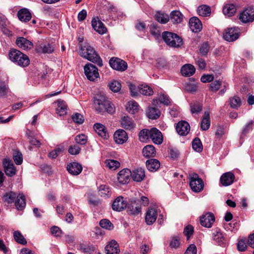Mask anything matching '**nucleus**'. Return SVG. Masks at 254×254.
Wrapping results in <instances>:
<instances>
[{"label": "nucleus", "mask_w": 254, "mask_h": 254, "mask_svg": "<svg viewBox=\"0 0 254 254\" xmlns=\"http://www.w3.org/2000/svg\"><path fill=\"white\" fill-rule=\"evenodd\" d=\"M139 106L137 102L134 100H131L127 102L126 105L127 111L131 114H134L138 111Z\"/></svg>", "instance_id": "f704fd0d"}, {"label": "nucleus", "mask_w": 254, "mask_h": 254, "mask_svg": "<svg viewBox=\"0 0 254 254\" xmlns=\"http://www.w3.org/2000/svg\"><path fill=\"white\" fill-rule=\"evenodd\" d=\"M146 167L151 172L157 171L160 167L159 161L155 159H150L146 162Z\"/></svg>", "instance_id": "c756f323"}, {"label": "nucleus", "mask_w": 254, "mask_h": 254, "mask_svg": "<svg viewBox=\"0 0 254 254\" xmlns=\"http://www.w3.org/2000/svg\"><path fill=\"white\" fill-rule=\"evenodd\" d=\"M254 124V121L253 120L250 121L249 123H247L242 128V132L240 138H242L245 136L250 131L253 129V126Z\"/></svg>", "instance_id": "37998d69"}, {"label": "nucleus", "mask_w": 254, "mask_h": 254, "mask_svg": "<svg viewBox=\"0 0 254 254\" xmlns=\"http://www.w3.org/2000/svg\"><path fill=\"white\" fill-rule=\"evenodd\" d=\"M210 126V119L209 112L206 111L204 112L203 116L201 121L200 127L202 130H207L209 129Z\"/></svg>", "instance_id": "bb28decb"}, {"label": "nucleus", "mask_w": 254, "mask_h": 254, "mask_svg": "<svg viewBox=\"0 0 254 254\" xmlns=\"http://www.w3.org/2000/svg\"><path fill=\"white\" fill-rule=\"evenodd\" d=\"M195 71V67L190 64H186L183 65L181 69L183 75L185 76H190L192 75Z\"/></svg>", "instance_id": "cd10ccee"}, {"label": "nucleus", "mask_w": 254, "mask_h": 254, "mask_svg": "<svg viewBox=\"0 0 254 254\" xmlns=\"http://www.w3.org/2000/svg\"><path fill=\"white\" fill-rule=\"evenodd\" d=\"M239 19L243 23L252 22L254 20V8L248 7L239 15Z\"/></svg>", "instance_id": "6e6552de"}, {"label": "nucleus", "mask_w": 254, "mask_h": 254, "mask_svg": "<svg viewBox=\"0 0 254 254\" xmlns=\"http://www.w3.org/2000/svg\"><path fill=\"white\" fill-rule=\"evenodd\" d=\"M185 90L190 92H195L197 91L198 88L197 84L192 83H186L185 86Z\"/></svg>", "instance_id": "bf43d9fd"}, {"label": "nucleus", "mask_w": 254, "mask_h": 254, "mask_svg": "<svg viewBox=\"0 0 254 254\" xmlns=\"http://www.w3.org/2000/svg\"><path fill=\"white\" fill-rule=\"evenodd\" d=\"M54 45L49 43H43L40 45L39 47V51H42L44 54H51L54 51Z\"/></svg>", "instance_id": "58836bf2"}, {"label": "nucleus", "mask_w": 254, "mask_h": 254, "mask_svg": "<svg viewBox=\"0 0 254 254\" xmlns=\"http://www.w3.org/2000/svg\"><path fill=\"white\" fill-rule=\"evenodd\" d=\"M91 24L93 28L100 34H104L107 32V28L101 21L93 18Z\"/></svg>", "instance_id": "b1692460"}, {"label": "nucleus", "mask_w": 254, "mask_h": 254, "mask_svg": "<svg viewBox=\"0 0 254 254\" xmlns=\"http://www.w3.org/2000/svg\"><path fill=\"white\" fill-rule=\"evenodd\" d=\"M94 128L95 131L102 137L106 138L108 136L105 127L100 123H96L94 126Z\"/></svg>", "instance_id": "7c9ffc66"}, {"label": "nucleus", "mask_w": 254, "mask_h": 254, "mask_svg": "<svg viewBox=\"0 0 254 254\" xmlns=\"http://www.w3.org/2000/svg\"><path fill=\"white\" fill-rule=\"evenodd\" d=\"M235 178L233 173L227 172L221 176L220 181L222 186L226 187L231 185L234 182Z\"/></svg>", "instance_id": "f3484780"}, {"label": "nucleus", "mask_w": 254, "mask_h": 254, "mask_svg": "<svg viewBox=\"0 0 254 254\" xmlns=\"http://www.w3.org/2000/svg\"><path fill=\"white\" fill-rule=\"evenodd\" d=\"M80 148L76 145L69 146L68 151L71 155H77L80 153Z\"/></svg>", "instance_id": "774afa93"}, {"label": "nucleus", "mask_w": 254, "mask_h": 254, "mask_svg": "<svg viewBox=\"0 0 254 254\" xmlns=\"http://www.w3.org/2000/svg\"><path fill=\"white\" fill-rule=\"evenodd\" d=\"M8 57L11 61L19 66L25 67L29 64L30 60L28 56L18 50L11 49L9 51Z\"/></svg>", "instance_id": "7ed1b4c3"}, {"label": "nucleus", "mask_w": 254, "mask_h": 254, "mask_svg": "<svg viewBox=\"0 0 254 254\" xmlns=\"http://www.w3.org/2000/svg\"><path fill=\"white\" fill-rule=\"evenodd\" d=\"M192 148L196 152H200L202 150V144L199 138H195L192 142Z\"/></svg>", "instance_id": "8fccbe9b"}, {"label": "nucleus", "mask_w": 254, "mask_h": 254, "mask_svg": "<svg viewBox=\"0 0 254 254\" xmlns=\"http://www.w3.org/2000/svg\"><path fill=\"white\" fill-rule=\"evenodd\" d=\"M162 37L165 43L170 47L179 48L183 44L182 39L177 34L173 32H163Z\"/></svg>", "instance_id": "20e7f679"}, {"label": "nucleus", "mask_w": 254, "mask_h": 254, "mask_svg": "<svg viewBox=\"0 0 254 254\" xmlns=\"http://www.w3.org/2000/svg\"><path fill=\"white\" fill-rule=\"evenodd\" d=\"M84 73L87 78L94 81L99 78V73L97 67L92 64H87L84 66Z\"/></svg>", "instance_id": "39448f33"}, {"label": "nucleus", "mask_w": 254, "mask_h": 254, "mask_svg": "<svg viewBox=\"0 0 254 254\" xmlns=\"http://www.w3.org/2000/svg\"><path fill=\"white\" fill-rule=\"evenodd\" d=\"M216 128L215 135L217 138H220L226 132L225 127L223 126H218Z\"/></svg>", "instance_id": "e2e57ef3"}, {"label": "nucleus", "mask_w": 254, "mask_h": 254, "mask_svg": "<svg viewBox=\"0 0 254 254\" xmlns=\"http://www.w3.org/2000/svg\"><path fill=\"white\" fill-rule=\"evenodd\" d=\"M139 92L140 94L146 95L150 96L153 94V91L152 89L148 85H141L138 86Z\"/></svg>", "instance_id": "a18cd8bd"}, {"label": "nucleus", "mask_w": 254, "mask_h": 254, "mask_svg": "<svg viewBox=\"0 0 254 254\" xmlns=\"http://www.w3.org/2000/svg\"><path fill=\"white\" fill-rule=\"evenodd\" d=\"M110 89L114 92H118L121 90V84L117 81H114L109 85Z\"/></svg>", "instance_id": "4d7b16f0"}, {"label": "nucleus", "mask_w": 254, "mask_h": 254, "mask_svg": "<svg viewBox=\"0 0 254 254\" xmlns=\"http://www.w3.org/2000/svg\"><path fill=\"white\" fill-rule=\"evenodd\" d=\"M99 194L104 197L110 196L111 192L110 188L106 185H101L99 188Z\"/></svg>", "instance_id": "c03bdc74"}, {"label": "nucleus", "mask_w": 254, "mask_h": 254, "mask_svg": "<svg viewBox=\"0 0 254 254\" xmlns=\"http://www.w3.org/2000/svg\"><path fill=\"white\" fill-rule=\"evenodd\" d=\"M142 153L146 158L154 157L156 154L155 148L152 145H146L143 148Z\"/></svg>", "instance_id": "473e14b6"}, {"label": "nucleus", "mask_w": 254, "mask_h": 254, "mask_svg": "<svg viewBox=\"0 0 254 254\" xmlns=\"http://www.w3.org/2000/svg\"><path fill=\"white\" fill-rule=\"evenodd\" d=\"M94 105L96 111L101 114L105 112L113 114L115 111V106L111 104L104 95L96 97L94 100Z\"/></svg>", "instance_id": "f03ea898"}, {"label": "nucleus", "mask_w": 254, "mask_h": 254, "mask_svg": "<svg viewBox=\"0 0 254 254\" xmlns=\"http://www.w3.org/2000/svg\"><path fill=\"white\" fill-rule=\"evenodd\" d=\"M131 174V171L128 169H124L120 171L118 175L119 182L122 184H126L128 183Z\"/></svg>", "instance_id": "4468645a"}, {"label": "nucleus", "mask_w": 254, "mask_h": 254, "mask_svg": "<svg viewBox=\"0 0 254 254\" xmlns=\"http://www.w3.org/2000/svg\"><path fill=\"white\" fill-rule=\"evenodd\" d=\"M127 132L123 129L117 130L114 134V139L116 143L122 144L127 140Z\"/></svg>", "instance_id": "2eb2a0df"}, {"label": "nucleus", "mask_w": 254, "mask_h": 254, "mask_svg": "<svg viewBox=\"0 0 254 254\" xmlns=\"http://www.w3.org/2000/svg\"><path fill=\"white\" fill-rule=\"evenodd\" d=\"M190 112L192 115L198 114L202 110V106L197 102L191 103L190 104Z\"/></svg>", "instance_id": "de8ad7c7"}, {"label": "nucleus", "mask_w": 254, "mask_h": 254, "mask_svg": "<svg viewBox=\"0 0 254 254\" xmlns=\"http://www.w3.org/2000/svg\"><path fill=\"white\" fill-rule=\"evenodd\" d=\"M15 202V206L18 210H22L26 206V201L24 195L23 193H19L17 195Z\"/></svg>", "instance_id": "a878e982"}, {"label": "nucleus", "mask_w": 254, "mask_h": 254, "mask_svg": "<svg viewBox=\"0 0 254 254\" xmlns=\"http://www.w3.org/2000/svg\"><path fill=\"white\" fill-rule=\"evenodd\" d=\"M213 240L220 246L223 245L224 243L225 239L222 234L219 231H216L213 234Z\"/></svg>", "instance_id": "3c124183"}, {"label": "nucleus", "mask_w": 254, "mask_h": 254, "mask_svg": "<svg viewBox=\"0 0 254 254\" xmlns=\"http://www.w3.org/2000/svg\"><path fill=\"white\" fill-rule=\"evenodd\" d=\"M71 118L73 121L77 124H82L84 121V118L82 115L79 113H74L72 116Z\"/></svg>", "instance_id": "6e6d98bb"}, {"label": "nucleus", "mask_w": 254, "mask_h": 254, "mask_svg": "<svg viewBox=\"0 0 254 254\" xmlns=\"http://www.w3.org/2000/svg\"><path fill=\"white\" fill-rule=\"evenodd\" d=\"M147 116L151 119L155 120L158 118L160 116L159 110L155 107H148L146 110Z\"/></svg>", "instance_id": "2f4dec72"}, {"label": "nucleus", "mask_w": 254, "mask_h": 254, "mask_svg": "<svg viewBox=\"0 0 254 254\" xmlns=\"http://www.w3.org/2000/svg\"><path fill=\"white\" fill-rule=\"evenodd\" d=\"M239 33V30L238 28H228L223 34V38L227 41L232 42L238 38Z\"/></svg>", "instance_id": "1a4fd4ad"}, {"label": "nucleus", "mask_w": 254, "mask_h": 254, "mask_svg": "<svg viewBox=\"0 0 254 254\" xmlns=\"http://www.w3.org/2000/svg\"><path fill=\"white\" fill-rule=\"evenodd\" d=\"M230 105L231 108L238 109L241 105V100L237 96H234L230 98Z\"/></svg>", "instance_id": "09e8293b"}, {"label": "nucleus", "mask_w": 254, "mask_h": 254, "mask_svg": "<svg viewBox=\"0 0 254 254\" xmlns=\"http://www.w3.org/2000/svg\"><path fill=\"white\" fill-rule=\"evenodd\" d=\"M176 129L180 135L185 136L189 133L190 130V126L186 121H182L177 124Z\"/></svg>", "instance_id": "ddd939ff"}, {"label": "nucleus", "mask_w": 254, "mask_h": 254, "mask_svg": "<svg viewBox=\"0 0 254 254\" xmlns=\"http://www.w3.org/2000/svg\"><path fill=\"white\" fill-rule=\"evenodd\" d=\"M13 160L17 165H20L23 161L22 154L19 151H16L13 155Z\"/></svg>", "instance_id": "680f3d73"}, {"label": "nucleus", "mask_w": 254, "mask_h": 254, "mask_svg": "<svg viewBox=\"0 0 254 254\" xmlns=\"http://www.w3.org/2000/svg\"><path fill=\"white\" fill-rule=\"evenodd\" d=\"M17 16L19 19L23 22L29 21L31 18V14L26 8H23L18 11Z\"/></svg>", "instance_id": "c85d7f7f"}, {"label": "nucleus", "mask_w": 254, "mask_h": 254, "mask_svg": "<svg viewBox=\"0 0 254 254\" xmlns=\"http://www.w3.org/2000/svg\"><path fill=\"white\" fill-rule=\"evenodd\" d=\"M155 19L161 24L167 23L169 20V16L165 13L157 12L155 15Z\"/></svg>", "instance_id": "79ce46f5"}, {"label": "nucleus", "mask_w": 254, "mask_h": 254, "mask_svg": "<svg viewBox=\"0 0 254 254\" xmlns=\"http://www.w3.org/2000/svg\"><path fill=\"white\" fill-rule=\"evenodd\" d=\"M3 166L5 173L7 176L12 177L15 175L16 170L11 160L5 158L3 161Z\"/></svg>", "instance_id": "9d476101"}, {"label": "nucleus", "mask_w": 254, "mask_h": 254, "mask_svg": "<svg viewBox=\"0 0 254 254\" xmlns=\"http://www.w3.org/2000/svg\"><path fill=\"white\" fill-rule=\"evenodd\" d=\"M190 186L191 190L195 192L201 191L204 187L202 179L197 174H193L190 177Z\"/></svg>", "instance_id": "423d86ee"}, {"label": "nucleus", "mask_w": 254, "mask_h": 254, "mask_svg": "<svg viewBox=\"0 0 254 254\" xmlns=\"http://www.w3.org/2000/svg\"><path fill=\"white\" fill-rule=\"evenodd\" d=\"M150 130L143 129L141 130L138 134L139 139L142 142H146L149 139Z\"/></svg>", "instance_id": "603ef678"}, {"label": "nucleus", "mask_w": 254, "mask_h": 254, "mask_svg": "<svg viewBox=\"0 0 254 254\" xmlns=\"http://www.w3.org/2000/svg\"><path fill=\"white\" fill-rule=\"evenodd\" d=\"M236 11V8L233 4H226L223 9V13L228 17L233 15Z\"/></svg>", "instance_id": "e433bc0d"}, {"label": "nucleus", "mask_w": 254, "mask_h": 254, "mask_svg": "<svg viewBox=\"0 0 254 254\" xmlns=\"http://www.w3.org/2000/svg\"><path fill=\"white\" fill-rule=\"evenodd\" d=\"M149 138L153 143L160 144L162 143L163 139L162 133L156 128L153 127L150 129Z\"/></svg>", "instance_id": "f8f14e48"}, {"label": "nucleus", "mask_w": 254, "mask_h": 254, "mask_svg": "<svg viewBox=\"0 0 254 254\" xmlns=\"http://www.w3.org/2000/svg\"><path fill=\"white\" fill-rule=\"evenodd\" d=\"M189 25L191 30L194 33L199 32L202 28L200 20L196 17H191L190 19Z\"/></svg>", "instance_id": "412c9836"}, {"label": "nucleus", "mask_w": 254, "mask_h": 254, "mask_svg": "<svg viewBox=\"0 0 254 254\" xmlns=\"http://www.w3.org/2000/svg\"><path fill=\"white\" fill-rule=\"evenodd\" d=\"M16 43L19 48L24 50L31 49L33 47V43L23 37L17 38Z\"/></svg>", "instance_id": "6ab92c4d"}, {"label": "nucleus", "mask_w": 254, "mask_h": 254, "mask_svg": "<svg viewBox=\"0 0 254 254\" xmlns=\"http://www.w3.org/2000/svg\"><path fill=\"white\" fill-rule=\"evenodd\" d=\"M197 13L202 16H209L211 13V9L209 6L206 5H201L197 8Z\"/></svg>", "instance_id": "ea45409f"}, {"label": "nucleus", "mask_w": 254, "mask_h": 254, "mask_svg": "<svg viewBox=\"0 0 254 254\" xmlns=\"http://www.w3.org/2000/svg\"><path fill=\"white\" fill-rule=\"evenodd\" d=\"M193 233V227L190 225L187 226L184 231V235L187 237L188 240Z\"/></svg>", "instance_id": "69168bd1"}, {"label": "nucleus", "mask_w": 254, "mask_h": 254, "mask_svg": "<svg viewBox=\"0 0 254 254\" xmlns=\"http://www.w3.org/2000/svg\"><path fill=\"white\" fill-rule=\"evenodd\" d=\"M121 126L124 129L127 130H131L135 126L133 121L128 116H124L122 118L120 121Z\"/></svg>", "instance_id": "aec40b11"}, {"label": "nucleus", "mask_w": 254, "mask_h": 254, "mask_svg": "<svg viewBox=\"0 0 254 254\" xmlns=\"http://www.w3.org/2000/svg\"><path fill=\"white\" fill-rule=\"evenodd\" d=\"M17 194L13 191L6 192L2 197V200L5 203L10 204L14 202Z\"/></svg>", "instance_id": "c9c22d12"}, {"label": "nucleus", "mask_w": 254, "mask_h": 254, "mask_svg": "<svg viewBox=\"0 0 254 254\" xmlns=\"http://www.w3.org/2000/svg\"><path fill=\"white\" fill-rule=\"evenodd\" d=\"M58 107L57 108V113L60 116H64L67 113V105L63 100H58L57 101Z\"/></svg>", "instance_id": "72a5a7b5"}, {"label": "nucleus", "mask_w": 254, "mask_h": 254, "mask_svg": "<svg viewBox=\"0 0 254 254\" xmlns=\"http://www.w3.org/2000/svg\"><path fill=\"white\" fill-rule=\"evenodd\" d=\"M13 237L16 242L22 245L27 244L26 240L20 232L15 231L13 233Z\"/></svg>", "instance_id": "864d4df0"}, {"label": "nucleus", "mask_w": 254, "mask_h": 254, "mask_svg": "<svg viewBox=\"0 0 254 254\" xmlns=\"http://www.w3.org/2000/svg\"><path fill=\"white\" fill-rule=\"evenodd\" d=\"M183 15L178 10H174L171 13L170 19L174 23H179L183 19Z\"/></svg>", "instance_id": "4c0bfd02"}, {"label": "nucleus", "mask_w": 254, "mask_h": 254, "mask_svg": "<svg viewBox=\"0 0 254 254\" xmlns=\"http://www.w3.org/2000/svg\"><path fill=\"white\" fill-rule=\"evenodd\" d=\"M87 140V136L83 134H79L75 138V142L81 145H84L86 143Z\"/></svg>", "instance_id": "052dcab7"}, {"label": "nucleus", "mask_w": 254, "mask_h": 254, "mask_svg": "<svg viewBox=\"0 0 254 254\" xmlns=\"http://www.w3.org/2000/svg\"><path fill=\"white\" fill-rule=\"evenodd\" d=\"M180 245V239L178 237H174L172 238L170 243V247L171 248L177 249Z\"/></svg>", "instance_id": "0e129e2a"}, {"label": "nucleus", "mask_w": 254, "mask_h": 254, "mask_svg": "<svg viewBox=\"0 0 254 254\" xmlns=\"http://www.w3.org/2000/svg\"><path fill=\"white\" fill-rule=\"evenodd\" d=\"M106 254H119V246L115 240H112L105 247Z\"/></svg>", "instance_id": "4be33fe9"}, {"label": "nucleus", "mask_w": 254, "mask_h": 254, "mask_svg": "<svg viewBox=\"0 0 254 254\" xmlns=\"http://www.w3.org/2000/svg\"><path fill=\"white\" fill-rule=\"evenodd\" d=\"M159 101L165 105H169L170 103V100L167 95L164 94H161L159 95Z\"/></svg>", "instance_id": "338daca9"}, {"label": "nucleus", "mask_w": 254, "mask_h": 254, "mask_svg": "<svg viewBox=\"0 0 254 254\" xmlns=\"http://www.w3.org/2000/svg\"><path fill=\"white\" fill-rule=\"evenodd\" d=\"M109 64L113 69L120 71H124L127 68V63L118 58H112L109 61Z\"/></svg>", "instance_id": "0eeeda50"}, {"label": "nucleus", "mask_w": 254, "mask_h": 254, "mask_svg": "<svg viewBox=\"0 0 254 254\" xmlns=\"http://www.w3.org/2000/svg\"><path fill=\"white\" fill-rule=\"evenodd\" d=\"M67 170L72 175H79L82 170L81 165L76 162H72L67 165Z\"/></svg>", "instance_id": "5701e85b"}, {"label": "nucleus", "mask_w": 254, "mask_h": 254, "mask_svg": "<svg viewBox=\"0 0 254 254\" xmlns=\"http://www.w3.org/2000/svg\"><path fill=\"white\" fill-rule=\"evenodd\" d=\"M215 221V217L213 213L208 212L200 217V222L201 225L206 228L211 227L212 224Z\"/></svg>", "instance_id": "9b49d317"}, {"label": "nucleus", "mask_w": 254, "mask_h": 254, "mask_svg": "<svg viewBox=\"0 0 254 254\" xmlns=\"http://www.w3.org/2000/svg\"><path fill=\"white\" fill-rule=\"evenodd\" d=\"M221 81L219 80L213 81L209 84L210 90L211 91L216 92L219 89L221 85Z\"/></svg>", "instance_id": "13d9d810"}, {"label": "nucleus", "mask_w": 254, "mask_h": 254, "mask_svg": "<svg viewBox=\"0 0 254 254\" xmlns=\"http://www.w3.org/2000/svg\"><path fill=\"white\" fill-rule=\"evenodd\" d=\"M135 201H133L134 203ZM133 203V201H131V204H128L127 205V211L132 215H137L141 211V207L140 206H134L132 204Z\"/></svg>", "instance_id": "a19ab883"}, {"label": "nucleus", "mask_w": 254, "mask_h": 254, "mask_svg": "<svg viewBox=\"0 0 254 254\" xmlns=\"http://www.w3.org/2000/svg\"><path fill=\"white\" fill-rule=\"evenodd\" d=\"M127 206L126 201H125L123 197H118L112 204V208L114 210L121 211L126 208Z\"/></svg>", "instance_id": "a211bd4d"}, {"label": "nucleus", "mask_w": 254, "mask_h": 254, "mask_svg": "<svg viewBox=\"0 0 254 254\" xmlns=\"http://www.w3.org/2000/svg\"><path fill=\"white\" fill-rule=\"evenodd\" d=\"M131 176L133 181L137 182L142 181L145 177V171L142 168L134 169L131 172Z\"/></svg>", "instance_id": "393cba45"}, {"label": "nucleus", "mask_w": 254, "mask_h": 254, "mask_svg": "<svg viewBox=\"0 0 254 254\" xmlns=\"http://www.w3.org/2000/svg\"><path fill=\"white\" fill-rule=\"evenodd\" d=\"M158 214L155 208H149L146 213L145 221L147 225H152L157 219Z\"/></svg>", "instance_id": "dca6fc26"}, {"label": "nucleus", "mask_w": 254, "mask_h": 254, "mask_svg": "<svg viewBox=\"0 0 254 254\" xmlns=\"http://www.w3.org/2000/svg\"><path fill=\"white\" fill-rule=\"evenodd\" d=\"M100 225L101 227L109 230H112L114 228V226L112 223L106 219H102L100 221Z\"/></svg>", "instance_id": "5fc2aeb1"}, {"label": "nucleus", "mask_w": 254, "mask_h": 254, "mask_svg": "<svg viewBox=\"0 0 254 254\" xmlns=\"http://www.w3.org/2000/svg\"><path fill=\"white\" fill-rule=\"evenodd\" d=\"M79 55L83 58L96 64L99 66L103 65L102 61L94 48L87 43L80 45Z\"/></svg>", "instance_id": "f257e3e1"}, {"label": "nucleus", "mask_w": 254, "mask_h": 254, "mask_svg": "<svg viewBox=\"0 0 254 254\" xmlns=\"http://www.w3.org/2000/svg\"><path fill=\"white\" fill-rule=\"evenodd\" d=\"M106 166L109 168L110 169L113 170H116L119 168L120 166V163L118 161L113 159L107 160L105 162Z\"/></svg>", "instance_id": "49530a36"}]
</instances>
